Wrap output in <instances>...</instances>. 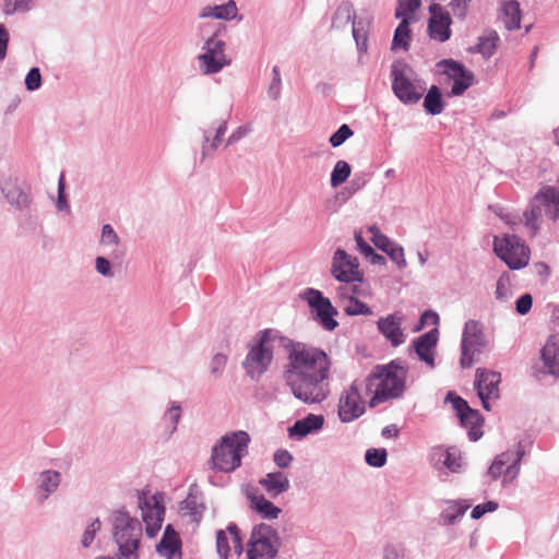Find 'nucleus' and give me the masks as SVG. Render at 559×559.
<instances>
[{
  "mask_svg": "<svg viewBox=\"0 0 559 559\" xmlns=\"http://www.w3.org/2000/svg\"><path fill=\"white\" fill-rule=\"evenodd\" d=\"M443 68V74L449 80L453 81V85L450 91L451 96L462 95L473 84L474 76L471 72L465 70L463 64L452 59L441 60L438 64Z\"/></svg>",
  "mask_w": 559,
  "mask_h": 559,
  "instance_id": "nucleus-22",
  "label": "nucleus"
},
{
  "mask_svg": "<svg viewBox=\"0 0 559 559\" xmlns=\"http://www.w3.org/2000/svg\"><path fill=\"white\" fill-rule=\"evenodd\" d=\"M227 131V120H219L211 128L203 131V142L201 145V158L203 163L222 143Z\"/></svg>",
  "mask_w": 559,
  "mask_h": 559,
  "instance_id": "nucleus-27",
  "label": "nucleus"
},
{
  "mask_svg": "<svg viewBox=\"0 0 559 559\" xmlns=\"http://www.w3.org/2000/svg\"><path fill=\"white\" fill-rule=\"evenodd\" d=\"M299 297L306 301L312 310L313 319L326 331H334L338 326L335 317L337 309L332 305L329 298L324 297L322 292L316 288H305Z\"/></svg>",
  "mask_w": 559,
  "mask_h": 559,
  "instance_id": "nucleus-16",
  "label": "nucleus"
},
{
  "mask_svg": "<svg viewBox=\"0 0 559 559\" xmlns=\"http://www.w3.org/2000/svg\"><path fill=\"white\" fill-rule=\"evenodd\" d=\"M471 0H451L449 3L453 14L457 17H464Z\"/></svg>",
  "mask_w": 559,
  "mask_h": 559,
  "instance_id": "nucleus-63",
  "label": "nucleus"
},
{
  "mask_svg": "<svg viewBox=\"0 0 559 559\" xmlns=\"http://www.w3.org/2000/svg\"><path fill=\"white\" fill-rule=\"evenodd\" d=\"M385 253L394 263H396L400 270H403L407 266L404 248L399 243L395 242L392 247L389 248V250Z\"/></svg>",
  "mask_w": 559,
  "mask_h": 559,
  "instance_id": "nucleus-54",
  "label": "nucleus"
},
{
  "mask_svg": "<svg viewBox=\"0 0 559 559\" xmlns=\"http://www.w3.org/2000/svg\"><path fill=\"white\" fill-rule=\"evenodd\" d=\"M138 502L141 509L142 520L145 523L146 535L154 537L162 527L165 508L157 500L156 496L147 497L144 493L139 495Z\"/></svg>",
  "mask_w": 559,
  "mask_h": 559,
  "instance_id": "nucleus-20",
  "label": "nucleus"
},
{
  "mask_svg": "<svg viewBox=\"0 0 559 559\" xmlns=\"http://www.w3.org/2000/svg\"><path fill=\"white\" fill-rule=\"evenodd\" d=\"M496 299L507 302L512 297L511 280L509 273H503L498 278L495 292Z\"/></svg>",
  "mask_w": 559,
  "mask_h": 559,
  "instance_id": "nucleus-43",
  "label": "nucleus"
},
{
  "mask_svg": "<svg viewBox=\"0 0 559 559\" xmlns=\"http://www.w3.org/2000/svg\"><path fill=\"white\" fill-rule=\"evenodd\" d=\"M273 459L280 468H287L293 462V455L287 450H277Z\"/></svg>",
  "mask_w": 559,
  "mask_h": 559,
  "instance_id": "nucleus-61",
  "label": "nucleus"
},
{
  "mask_svg": "<svg viewBox=\"0 0 559 559\" xmlns=\"http://www.w3.org/2000/svg\"><path fill=\"white\" fill-rule=\"evenodd\" d=\"M409 22L411 17H404L401 20L393 35L392 49L402 48L405 51L408 50L409 41L412 39Z\"/></svg>",
  "mask_w": 559,
  "mask_h": 559,
  "instance_id": "nucleus-39",
  "label": "nucleus"
},
{
  "mask_svg": "<svg viewBox=\"0 0 559 559\" xmlns=\"http://www.w3.org/2000/svg\"><path fill=\"white\" fill-rule=\"evenodd\" d=\"M62 480L60 472L45 469L37 474L34 486V498L37 504L43 506L50 496L58 491Z\"/></svg>",
  "mask_w": 559,
  "mask_h": 559,
  "instance_id": "nucleus-23",
  "label": "nucleus"
},
{
  "mask_svg": "<svg viewBox=\"0 0 559 559\" xmlns=\"http://www.w3.org/2000/svg\"><path fill=\"white\" fill-rule=\"evenodd\" d=\"M32 8V0H5V12H26Z\"/></svg>",
  "mask_w": 559,
  "mask_h": 559,
  "instance_id": "nucleus-56",
  "label": "nucleus"
},
{
  "mask_svg": "<svg viewBox=\"0 0 559 559\" xmlns=\"http://www.w3.org/2000/svg\"><path fill=\"white\" fill-rule=\"evenodd\" d=\"M487 346L485 328L480 321L467 320L464 324L461 340V367L471 368L475 357L480 355Z\"/></svg>",
  "mask_w": 559,
  "mask_h": 559,
  "instance_id": "nucleus-14",
  "label": "nucleus"
},
{
  "mask_svg": "<svg viewBox=\"0 0 559 559\" xmlns=\"http://www.w3.org/2000/svg\"><path fill=\"white\" fill-rule=\"evenodd\" d=\"M252 131L250 124H242L236 128L226 140V146L234 145Z\"/></svg>",
  "mask_w": 559,
  "mask_h": 559,
  "instance_id": "nucleus-57",
  "label": "nucleus"
},
{
  "mask_svg": "<svg viewBox=\"0 0 559 559\" xmlns=\"http://www.w3.org/2000/svg\"><path fill=\"white\" fill-rule=\"evenodd\" d=\"M226 362H227L226 355L221 354V353L214 355L211 360V364H210L211 373L214 374L215 377L221 376L226 366Z\"/></svg>",
  "mask_w": 559,
  "mask_h": 559,
  "instance_id": "nucleus-59",
  "label": "nucleus"
},
{
  "mask_svg": "<svg viewBox=\"0 0 559 559\" xmlns=\"http://www.w3.org/2000/svg\"><path fill=\"white\" fill-rule=\"evenodd\" d=\"M543 215L552 221L559 218V191L554 187H545L539 190L523 213L524 227L531 236H535L538 231L539 218Z\"/></svg>",
  "mask_w": 559,
  "mask_h": 559,
  "instance_id": "nucleus-6",
  "label": "nucleus"
},
{
  "mask_svg": "<svg viewBox=\"0 0 559 559\" xmlns=\"http://www.w3.org/2000/svg\"><path fill=\"white\" fill-rule=\"evenodd\" d=\"M540 358L544 365V372L552 377H559V334L548 337L542 348Z\"/></svg>",
  "mask_w": 559,
  "mask_h": 559,
  "instance_id": "nucleus-29",
  "label": "nucleus"
},
{
  "mask_svg": "<svg viewBox=\"0 0 559 559\" xmlns=\"http://www.w3.org/2000/svg\"><path fill=\"white\" fill-rule=\"evenodd\" d=\"M355 241H356L358 251L360 253H362L365 257L367 254L373 253V248L367 243V241L361 236V233H358V231L355 233Z\"/></svg>",
  "mask_w": 559,
  "mask_h": 559,
  "instance_id": "nucleus-64",
  "label": "nucleus"
},
{
  "mask_svg": "<svg viewBox=\"0 0 559 559\" xmlns=\"http://www.w3.org/2000/svg\"><path fill=\"white\" fill-rule=\"evenodd\" d=\"M406 374V369L396 361L379 367L377 372L369 374L364 381L366 394L373 393L369 401L370 407L402 396L405 390Z\"/></svg>",
  "mask_w": 559,
  "mask_h": 559,
  "instance_id": "nucleus-2",
  "label": "nucleus"
},
{
  "mask_svg": "<svg viewBox=\"0 0 559 559\" xmlns=\"http://www.w3.org/2000/svg\"><path fill=\"white\" fill-rule=\"evenodd\" d=\"M64 177L63 175H61L58 181V197L56 200V209L58 212L70 213L71 209L67 195L64 193Z\"/></svg>",
  "mask_w": 559,
  "mask_h": 559,
  "instance_id": "nucleus-53",
  "label": "nucleus"
},
{
  "mask_svg": "<svg viewBox=\"0 0 559 559\" xmlns=\"http://www.w3.org/2000/svg\"><path fill=\"white\" fill-rule=\"evenodd\" d=\"M251 507L266 520L277 519L282 510L263 496H253Z\"/></svg>",
  "mask_w": 559,
  "mask_h": 559,
  "instance_id": "nucleus-37",
  "label": "nucleus"
},
{
  "mask_svg": "<svg viewBox=\"0 0 559 559\" xmlns=\"http://www.w3.org/2000/svg\"><path fill=\"white\" fill-rule=\"evenodd\" d=\"M500 38L496 31L489 29L484 32L478 38L477 52L488 59L496 52Z\"/></svg>",
  "mask_w": 559,
  "mask_h": 559,
  "instance_id": "nucleus-38",
  "label": "nucleus"
},
{
  "mask_svg": "<svg viewBox=\"0 0 559 559\" xmlns=\"http://www.w3.org/2000/svg\"><path fill=\"white\" fill-rule=\"evenodd\" d=\"M471 504L467 501H448V507L443 509L440 519L445 525L455 524L469 509Z\"/></svg>",
  "mask_w": 559,
  "mask_h": 559,
  "instance_id": "nucleus-36",
  "label": "nucleus"
},
{
  "mask_svg": "<svg viewBox=\"0 0 559 559\" xmlns=\"http://www.w3.org/2000/svg\"><path fill=\"white\" fill-rule=\"evenodd\" d=\"M0 191L7 203L17 211L28 210L33 202L31 188L17 177L1 176Z\"/></svg>",
  "mask_w": 559,
  "mask_h": 559,
  "instance_id": "nucleus-17",
  "label": "nucleus"
},
{
  "mask_svg": "<svg viewBox=\"0 0 559 559\" xmlns=\"http://www.w3.org/2000/svg\"><path fill=\"white\" fill-rule=\"evenodd\" d=\"M368 230L371 235V240L374 243V246L378 249L382 250L383 252H386L389 248L395 243L389 237L382 234L381 230L374 225L370 226Z\"/></svg>",
  "mask_w": 559,
  "mask_h": 559,
  "instance_id": "nucleus-46",
  "label": "nucleus"
},
{
  "mask_svg": "<svg viewBox=\"0 0 559 559\" xmlns=\"http://www.w3.org/2000/svg\"><path fill=\"white\" fill-rule=\"evenodd\" d=\"M323 425L324 417L322 415L308 414L306 417L296 420L293 426L288 427V437L299 441L311 433L320 431Z\"/></svg>",
  "mask_w": 559,
  "mask_h": 559,
  "instance_id": "nucleus-26",
  "label": "nucleus"
},
{
  "mask_svg": "<svg viewBox=\"0 0 559 559\" xmlns=\"http://www.w3.org/2000/svg\"><path fill=\"white\" fill-rule=\"evenodd\" d=\"M352 167L345 160H337L332 169L330 185L337 188L343 185L350 176Z\"/></svg>",
  "mask_w": 559,
  "mask_h": 559,
  "instance_id": "nucleus-42",
  "label": "nucleus"
},
{
  "mask_svg": "<svg viewBox=\"0 0 559 559\" xmlns=\"http://www.w3.org/2000/svg\"><path fill=\"white\" fill-rule=\"evenodd\" d=\"M460 420L463 426L469 427L468 437L472 441H477L483 436L480 430L483 417L478 411L469 407L461 414Z\"/></svg>",
  "mask_w": 559,
  "mask_h": 559,
  "instance_id": "nucleus-34",
  "label": "nucleus"
},
{
  "mask_svg": "<svg viewBox=\"0 0 559 559\" xmlns=\"http://www.w3.org/2000/svg\"><path fill=\"white\" fill-rule=\"evenodd\" d=\"M273 361L271 331H261L254 343L248 345V353L242 360V368L251 380H259Z\"/></svg>",
  "mask_w": 559,
  "mask_h": 559,
  "instance_id": "nucleus-7",
  "label": "nucleus"
},
{
  "mask_svg": "<svg viewBox=\"0 0 559 559\" xmlns=\"http://www.w3.org/2000/svg\"><path fill=\"white\" fill-rule=\"evenodd\" d=\"M344 311L348 316H359V314L371 316L372 314L371 308L367 304L360 301L359 299H357L355 297H349V302L345 307Z\"/></svg>",
  "mask_w": 559,
  "mask_h": 559,
  "instance_id": "nucleus-48",
  "label": "nucleus"
},
{
  "mask_svg": "<svg viewBox=\"0 0 559 559\" xmlns=\"http://www.w3.org/2000/svg\"><path fill=\"white\" fill-rule=\"evenodd\" d=\"M420 7V0H397V7L395 10V17L403 20L404 17H411L415 11Z\"/></svg>",
  "mask_w": 559,
  "mask_h": 559,
  "instance_id": "nucleus-45",
  "label": "nucleus"
},
{
  "mask_svg": "<svg viewBox=\"0 0 559 559\" xmlns=\"http://www.w3.org/2000/svg\"><path fill=\"white\" fill-rule=\"evenodd\" d=\"M238 8L235 0H228L223 4L205 5L201 9L199 16L201 19H215L231 21L237 17Z\"/></svg>",
  "mask_w": 559,
  "mask_h": 559,
  "instance_id": "nucleus-32",
  "label": "nucleus"
},
{
  "mask_svg": "<svg viewBox=\"0 0 559 559\" xmlns=\"http://www.w3.org/2000/svg\"><path fill=\"white\" fill-rule=\"evenodd\" d=\"M500 382L501 374L499 372L484 368L476 369L474 385L481 401V405L486 411H490L491 408L490 401H496L500 397Z\"/></svg>",
  "mask_w": 559,
  "mask_h": 559,
  "instance_id": "nucleus-19",
  "label": "nucleus"
},
{
  "mask_svg": "<svg viewBox=\"0 0 559 559\" xmlns=\"http://www.w3.org/2000/svg\"><path fill=\"white\" fill-rule=\"evenodd\" d=\"M348 23H352V33L359 55L366 53L371 21L356 20L353 4L348 1H342L332 17V27L344 28Z\"/></svg>",
  "mask_w": 559,
  "mask_h": 559,
  "instance_id": "nucleus-12",
  "label": "nucleus"
},
{
  "mask_svg": "<svg viewBox=\"0 0 559 559\" xmlns=\"http://www.w3.org/2000/svg\"><path fill=\"white\" fill-rule=\"evenodd\" d=\"M328 354L304 343H294L288 349L284 380L293 395L306 404H319L331 393Z\"/></svg>",
  "mask_w": 559,
  "mask_h": 559,
  "instance_id": "nucleus-1",
  "label": "nucleus"
},
{
  "mask_svg": "<svg viewBox=\"0 0 559 559\" xmlns=\"http://www.w3.org/2000/svg\"><path fill=\"white\" fill-rule=\"evenodd\" d=\"M156 552L166 559H181V540L174 527L168 524L156 546Z\"/></svg>",
  "mask_w": 559,
  "mask_h": 559,
  "instance_id": "nucleus-30",
  "label": "nucleus"
},
{
  "mask_svg": "<svg viewBox=\"0 0 559 559\" xmlns=\"http://www.w3.org/2000/svg\"><path fill=\"white\" fill-rule=\"evenodd\" d=\"M430 466L438 472L441 480H445L449 474H462L467 463L460 449L456 447L436 445L428 454Z\"/></svg>",
  "mask_w": 559,
  "mask_h": 559,
  "instance_id": "nucleus-13",
  "label": "nucleus"
},
{
  "mask_svg": "<svg viewBox=\"0 0 559 559\" xmlns=\"http://www.w3.org/2000/svg\"><path fill=\"white\" fill-rule=\"evenodd\" d=\"M230 535L233 548L237 555L242 552V542L239 533V528L235 523H230L227 526V532L219 530L216 533V548L221 557L227 558L230 552V546L228 544V536Z\"/></svg>",
  "mask_w": 559,
  "mask_h": 559,
  "instance_id": "nucleus-31",
  "label": "nucleus"
},
{
  "mask_svg": "<svg viewBox=\"0 0 559 559\" xmlns=\"http://www.w3.org/2000/svg\"><path fill=\"white\" fill-rule=\"evenodd\" d=\"M424 108L428 114L432 116L442 112L444 108L442 96L439 88L436 85L431 86L428 93L426 94L424 99Z\"/></svg>",
  "mask_w": 559,
  "mask_h": 559,
  "instance_id": "nucleus-40",
  "label": "nucleus"
},
{
  "mask_svg": "<svg viewBox=\"0 0 559 559\" xmlns=\"http://www.w3.org/2000/svg\"><path fill=\"white\" fill-rule=\"evenodd\" d=\"M402 323L403 316L397 312L380 318L377 322L379 332L393 347H397L405 342Z\"/></svg>",
  "mask_w": 559,
  "mask_h": 559,
  "instance_id": "nucleus-24",
  "label": "nucleus"
},
{
  "mask_svg": "<svg viewBox=\"0 0 559 559\" xmlns=\"http://www.w3.org/2000/svg\"><path fill=\"white\" fill-rule=\"evenodd\" d=\"M282 92V78L281 71L277 66L272 69V81L267 87V95L271 99L277 100L281 97Z\"/></svg>",
  "mask_w": 559,
  "mask_h": 559,
  "instance_id": "nucleus-50",
  "label": "nucleus"
},
{
  "mask_svg": "<svg viewBox=\"0 0 559 559\" xmlns=\"http://www.w3.org/2000/svg\"><path fill=\"white\" fill-rule=\"evenodd\" d=\"M445 400L450 401L452 403V406L456 411L459 417L461 416V414H463L466 409L469 408V406L465 400L455 395L452 392L448 393Z\"/></svg>",
  "mask_w": 559,
  "mask_h": 559,
  "instance_id": "nucleus-62",
  "label": "nucleus"
},
{
  "mask_svg": "<svg viewBox=\"0 0 559 559\" xmlns=\"http://www.w3.org/2000/svg\"><path fill=\"white\" fill-rule=\"evenodd\" d=\"M114 540L118 546L122 559H139V547L142 538V524L132 518L124 509L115 510L111 513Z\"/></svg>",
  "mask_w": 559,
  "mask_h": 559,
  "instance_id": "nucleus-4",
  "label": "nucleus"
},
{
  "mask_svg": "<svg viewBox=\"0 0 559 559\" xmlns=\"http://www.w3.org/2000/svg\"><path fill=\"white\" fill-rule=\"evenodd\" d=\"M100 527H102V523H100L99 519L93 520L87 525V527L85 528V531L83 533L82 540H81L82 546L84 548H87L92 545V543L94 542L95 536H96L97 532H99Z\"/></svg>",
  "mask_w": 559,
  "mask_h": 559,
  "instance_id": "nucleus-52",
  "label": "nucleus"
},
{
  "mask_svg": "<svg viewBox=\"0 0 559 559\" xmlns=\"http://www.w3.org/2000/svg\"><path fill=\"white\" fill-rule=\"evenodd\" d=\"M259 483L272 498L286 492L290 487L288 477L282 472L267 473Z\"/></svg>",
  "mask_w": 559,
  "mask_h": 559,
  "instance_id": "nucleus-33",
  "label": "nucleus"
},
{
  "mask_svg": "<svg viewBox=\"0 0 559 559\" xmlns=\"http://www.w3.org/2000/svg\"><path fill=\"white\" fill-rule=\"evenodd\" d=\"M533 306V298L530 294H523L515 302L516 312L521 316L528 313Z\"/></svg>",
  "mask_w": 559,
  "mask_h": 559,
  "instance_id": "nucleus-60",
  "label": "nucleus"
},
{
  "mask_svg": "<svg viewBox=\"0 0 559 559\" xmlns=\"http://www.w3.org/2000/svg\"><path fill=\"white\" fill-rule=\"evenodd\" d=\"M98 242L110 259L120 260L123 258L124 249L122 240L110 224H104L102 226Z\"/></svg>",
  "mask_w": 559,
  "mask_h": 559,
  "instance_id": "nucleus-28",
  "label": "nucleus"
},
{
  "mask_svg": "<svg viewBox=\"0 0 559 559\" xmlns=\"http://www.w3.org/2000/svg\"><path fill=\"white\" fill-rule=\"evenodd\" d=\"M181 510L189 514L194 522L202 518L204 507L198 502L197 497L189 495L182 502Z\"/></svg>",
  "mask_w": 559,
  "mask_h": 559,
  "instance_id": "nucleus-44",
  "label": "nucleus"
},
{
  "mask_svg": "<svg viewBox=\"0 0 559 559\" xmlns=\"http://www.w3.org/2000/svg\"><path fill=\"white\" fill-rule=\"evenodd\" d=\"M354 134L353 130L348 124H342L331 136L330 144L333 147L341 146L347 139H349Z\"/></svg>",
  "mask_w": 559,
  "mask_h": 559,
  "instance_id": "nucleus-51",
  "label": "nucleus"
},
{
  "mask_svg": "<svg viewBox=\"0 0 559 559\" xmlns=\"http://www.w3.org/2000/svg\"><path fill=\"white\" fill-rule=\"evenodd\" d=\"M524 455V445L522 442H518L515 449H509L495 456L488 468V475L492 480H497L501 477V486H509L518 478Z\"/></svg>",
  "mask_w": 559,
  "mask_h": 559,
  "instance_id": "nucleus-11",
  "label": "nucleus"
},
{
  "mask_svg": "<svg viewBox=\"0 0 559 559\" xmlns=\"http://www.w3.org/2000/svg\"><path fill=\"white\" fill-rule=\"evenodd\" d=\"M498 509V503L495 501H487L481 504H477L473 508L471 516L474 520L480 519L487 512H493Z\"/></svg>",
  "mask_w": 559,
  "mask_h": 559,
  "instance_id": "nucleus-58",
  "label": "nucleus"
},
{
  "mask_svg": "<svg viewBox=\"0 0 559 559\" xmlns=\"http://www.w3.org/2000/svg\"><path fill=\"white\" fill-rule=\"evenodd\" d=\"M439 340V332L432 329L420 335L413 342V347L418 358L430 369L435 368V349Z\"/></svg>",
  "mask_w": 559,
  "mask_h": 559,
  "instance_id": "nucleus-25",
  "label": "nucleus"
},
{
  "mask_svg": "<svg viewBox=\"0 0 559 559\" xmlns=\"http://www.w3.org/2000/svg\"><path fill=\"white\" fill-rule=\"evenodd\" d=\"M181 406L178 402L171 401L166 408L163 420L166 423L168 435L171 436L177 430L178 424L181 418Z\"/></svg>",
  "mask_w": 559,
  "mask_h": 559,
  "instance_id": "nucleus-41",
  "label": "nucleus"
},
{
  "mask_svg": "<svg viewBox=\"0 0 559 559\" xmlns=\"http://www.w3.org/2000/svg\"><path fill=\"white\" fill-rule=\"evenodd\" d=\"M495 253L512 270L525 267L530 262V250L515 235L496 236Z\"/></svg>",
  "mask_w": 559,
  "mask_h": 559,
  "instance_id": "nucleus-15",
  "label": "nucleus"
},
{
  "mask_svg": "<svg viewBox=\"0 0 559 559\" xmlns=\"http://www.w3.org/2000/svg\"><path fill=\"white\" fill-rule=\"evenodd\" d=\"M390 78L393 94L404 105L417 104L426 91L425 83L404 61L392 63Z\"/></svg>",
  "mask_w": 559,
  "mask_h": 559,
  "instance_id": "nucleus-5",
  "label": "nucleus"
},
{
  "mask_svg": "<svg viewBox=\"0 0 559 559\" xmlns=\"http://www.w3.org/2000/svg\"><path fill=\"white\" fill-rule=\"evenodd\" d=\"M251 438L243 430L224 435L211 450L210 468L214 472L230 474L241 466L242 457L248 454Z\"/></svg>",
  "mask_w": 559,
  "mask_h": 559,
  "instance_id": "nucleus-3",
  "label": "nucleus"
},
{
  "mask_svg": "<svg viewBox=\"0 0 559 559\" xmlns=\"http://www.w3.org/2000/svg\"><path fill=\"white\" fill-rule=\"evenodd\" d=\"M198 69L203 75H214L231 64V59L226 53L225 40L217 34L206 38L201 47V53L197 56Z\"/></svg>",
  "mask_w": 559,
  "mask_h": 559,
  "instance_id": "nucleus-8",
  "label": "nucleus"
},
{
  "mask_svg": "<svg viewBox=\"0 0 559 559\" xmlns=\"http://www.w3.org/2000/svg\"><path fill=\"white\" fill-rule=\"evenodd\" d=\"M112 259L105 255H98L95 259V271L105 278L115 277V271L111 264Z\"/></svg>",
  "mask_w": 559,
  "mask_h": 559,
  "instance_id": "nucleus-49",
  "label": "nucleus"
},
{
  "mask_svg": "<svg viewBox=\"0 0 559 559\" xmlns=\"http://www.w3.org/2000/svg\"><path fill=\"white\" fill-rule=\"evenodd\" d=\"M277 531L269 524L254 525L248 542V559H274L281 548Z\"/></svg>",
  "mask_w": 559,
  "mask_h": 559,
  "instance_id": "nucleus-10",
  "label": "nucleus"
},
{
  "mask_svg": "<svg viewBox=\"0 0 559 559\" xmlns=\"http://www.w3.org/2000/svg\"><path fill=\"white\" fill-rule=\"evenodd\" d=\"M366 383L364 380H354L345 388L338 397L337 416L341 423L349 424L366 413Z\"/></svg>",
  "mask_w": 559,
  "mask_h": 559,
  "instance_id": "nucleus-9",
  "label": "nucleus"
},
{
  "mask_svg": "<svg viewBox=\"0 0 559 559\" xmlns=\"http://www.w3.org/2000/svg\"><path fill=\"white\" fill-rule=\"evenodd\" d=\"M331 274L342 283H362L364 281L358 259L341 248H337L333 254Z\"/></svg>",
  "mask_w": 559,
  "mask_h": 559,
  "instance_id": "nucleus-18",
  "label": "nucleus"
},
{
  "mask_svg": "<svg viewBox=\"0 0 559 559\" xmlns=\"http://www.w3.org/2000/svg\"><path fill=\"white\" fill-rule=\"evenodd\" d=\"M430 19L428 21L429 37L439 43H444L451 37V17L440 4L432 3L429 5Z\"/></svg>",
  "mask_w": 559,
  "mask_h": 559,
  "instance_id": "nucleus-21",
  "label": "nucleus"
},
{
  "mask_svg": "<svg viewBox=\"0 0 559 559\" xmlns=\"http://www.w3.org/2000/svg\"><path fill=\"white\" fill-rule=\"evenodd\" d=\"M502 22L509 31L518 29L521 26L520 4L515 0H509L501 8Z\"/></svg>",
  "mask_w": 559,
  "mask_h": 559,
  "instance_id": "nucleus-35",
  "label": "nucleus"
},
{
  "mask_svg": "<svg viewBox=\"0 0 559 559\" xmlns=\"http://www.w3.org/2000/svg\"><path fill=\"white\" fill-rule=\"evenodd\" d=\"M41 82L43 80L40 70L38 68H32L25 76V88L28 92L37 91L40 88Z\"/></svg>",
  "mask_w": 559,
  "mask_h": 559,
  "instance_id": "nucleus-55",
  "label": "nucleus"
},
{
  "mask_svg": "<svg viewBox=\"0 0 559 559\" xmlns=\"http://www.w3.org/2000/svg\"><path fill=\"white\" fill-rule=\"evenodd\" d=\"M385 449H368L365 454L366 463L373 467H382L386 463Z\"/></svg>",
  "mask_w": 559,
  "mask_h": 559,
  "instance_id": "nucleus-47",
  "label": "nucleus"
}]
</instances>
